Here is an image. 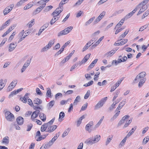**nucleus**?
I'll return each instance as SVG.
<instances>
[{"mask_svg": "<svg viewBox=\"0 0 149 149\" xmlns=\"http://www.w3.org/2000/svg\"><path fill=\"white\" fill-rule=\"evenodd\" d=\"M90 94V91L88 90L86 94H85V96H84V98L85 99H86L88 98L89 97Z\"/></svg>", "mask_w": 149, "mask_h": 149, "instance_id": "obj_45", "label": "nucleus"}, {"mask_svg": "<svg viewBox=\"0 0 149 149\" xmlns=\"http://www.w3.org/2000/svg\"><path fill=\"white\" fill-rule=\"evenodd\" d=\"M95 16H93L89 20L85 22V25L86 26H88L95 19Z\"/></svg>", "mask_w": 149, "mask_h": 149, "instance_id": "obj_24", "label": "nucleus"}, {"mask_svg": "<svg viewBox=\"0 0 149 149\" xmlns=\"http://www.w3.org/2000/svg\"><path fill=\"white\" fill-rule=\"evenodd\" d=\"M28 0H21L17 3L16 6L18 7L20 6Z\"/></svg>", "mask_w": 149, "mask_h": 149, "instance_id": "obj_29", "label": "nucleus"}, {"mask_svg": "<svg viewBox=\"0 0 149 149\" xmlns=\"http://www.w3.org/2000/svg\"><path fill=\"white\" fill-rule=\"evenodd\" d=\"M28 67L26 66H25L24 65H23V66L22 68V69H21V72L22 73H23V72H24L25 70H26V69Z\"/></svg>", "mask_w": 149, "mask_h": 149, "instance_id": "obj_60", "label": "nucleus"}, {"mask_svg": "<svg viewBox=\"0 0 149 149\" xmlns=\"http://www.w3.org/2000/svg\"><path fill=\"white\" fill-rule=\"evenodd\" d=\"M5 116L6 120L9 121H12L15 119L13 114L9 111L5 112Z\"/></svg>", "mask_w": 149, "mask_h": 149, "instance_id": "obj_2", "label": "nucleus"}, {"mask_svg": "<svg viewBox=\"0 0 149 149\" xmlns=\"http://www.w3.org/2000/svg\"><path fill=\"white\" fill-rule=\"evenodd\" d=\"M84 13V12L82 11H80L79 12L77 13L76 15V17L78 18L81 16L82 14Z\"/></svg>", "mask_w": 149, "mask_h": 149, "instance_id": "obj_55", "label": "nucleus"}, {"mask_svg": "<svg viewBox=\"0 0 149 149\" xmlns=\"http://www.w3.org/2000/svg\"><path fill=\"white\" fill-rule=\"evenodd\" d=\"M5 86L2 79L0 80V91L2 90Z\"/></svg>", "mask_w": 149, "mask_h": 149, "instance_id": "obj_38", "label": "nucleus"}, {"mask_svg": "<svg viewBox=\"0 0 149 149\" xmlns=\"http://www.w3.org/2000/svg\"><path fill=\"white\" fill-rule=\"evenodd\" d=\"M81 98L79 96H77L76 97V99H75L73 104L74 105H76L77 104V103L79 102Z\"/></svg>", "mask_w": 149, "mask_h": 149, "instance_id": "obj_36", "label": "nucleus"}, {"mask_svg": "<svg viewBox=\"0 0 149 149\" xmlns=\"http://www.w3.org/2000/svg\"><path fill=\"white\" fill-rule=\"evenodd\" d=\"M33 103L37 104H40L42 103V101L39 98H36L34 100Z\"/></svg>", "mask_w": 149, "mask_h": 149, "instance_id": "obj_28", "label": "nucleus"}, {"mask_svg": "<svg viewBox=\"0 0 149 149\" xmlns=\"http://www.w3.org/2000/svg\"><path fill=\"white\" fill-rule=\"evenodd\" d=\"M149 1V0H144L141 3H140L138 5V7L139 6H146V5L148 3Z\"/></svg>", "mask_w": 149, "mask_h": 149, "instance_id": "obj_37", "label": "nucleus"}, {"mask_svg": "<svg viewBox=\"0 0 149 149\" xmlns=\"http://www.w3.org/2000/svg\"><path fill=\"white\" fill-rule=\"evenodd\" d=\"M130 30L129 29L126 30L125 31L122 33L119 37V38L120 40H122V39L124 38L126 35L128 33L129 31Z\"/></svg>", "mask_w": 149, "mask_h": 149, "instance_id": "obj_18", "label": "nucleus"}, {"mask_svg": "<svg viewBox=\"0 0 149 149\" xmlns=\"http://www.w3.org/2000/svg\"><path fill=\"white\" fill-rule=\"evenodd\" d=\"M116 104H115V103L114 104V103L113 102L112 104L111 105V107H110L109 108V109L110 111L112 110L114 108H115V106L116 105Z\"/></svg>", "mask_w": 149, "mask_h": 149, "instance_id": "obj_61", "label": "nucleus"}, {"mask_svg": "<svg viewBox=\"0 0 149 149\" xmlns=\"http://www.w3.org/2000/svg\"><path fill=\"white\" fill-rule=\"evenodd\" d=\"M55 104V101L54 100H53L47 104V107L48 109H51L53 106Z\"/></svg>", "mask_w": 149, "mask_h": 149, "instance_id": "obj_21", "label": "nucleus"}, {"mask_svg": "<svg viewBox=\"0 0 149 149\" xmlns=\"http://www.w3.org/2000/svg\"><path fill=\"white\" fill-rule=\"evenodd\" d=\"M91 45H90L89 46H88V44H86L84 47H83L82 49V52H84L87 50L88 48L89 47H90Z\"/></svg>", "mask_w": 149, "mask_h": 149, "instance_id": "obj_54", "label": "nucleus"}, {"mask_svg": "<svg viewBox=\"0 0 149 149\" xmlns=\"http://www.w3.org/2000/svg\"><path fill=\"white\" fill-rule=\"evenodd\" d=\"M33 127V125L31 123H30L27 125L26 131H30Z\"/></svg>", "mask_w": 149, "mask_h": 149, "instance_id": "obj_42", "label": "nucleus"}, {"mask_svg": "<svg viewBox=\"0 0 149 149\" xmlns=\"http://www.w3.org/2000/svg\"><path fill=\"white\" fill-rule=\"evenodd\" d=\"M86 115H84L82 116H81L80 118L79 119V120L77 121V127H79L81 124V121L82 120L85 118V116Z\"/></svg>", "mask_w": 149, "mask_h": 149, "instance_id": "obj_23", "label": "nucleus"}, {"mask_svg": "<svg viewBox=\"0 0 149 149\" xmlns=\"http://www.w3.org/2000/svg\"><path fill=\"white\" fill-rule=\"evenodd\" d=\"M58 17H54L52 18L50 22V24L51 25L53 24L58 19Z\"/></svg>", "mask_w": 149, "mask_h": 149, "instance_id": "obj_35", "label": "nucleus"}, {"mask_svg": "<svg viewBox=\"0 0 149 149\" xmlns=\"http://www.w3.org/2000/svg\"><path fill=\"white\" fill-rule=\"evenodd\" d=\"M14 4L10 5L9 6L7 7L4 10L3 13L4 15H6L9 13L12 9L14 7Z\"/></svg>", "mask_w": 149, "mask_h": 149, "instance_id": "obj_6", "label": "nucleus"}, {"mask_svg": "<svg viewBox=\"0 0 149 149\" xmlns=\"http://www.w3.org/2000/svg\"><path fill=\"white\" fill-rule=\"evenodd\" d=\"M17 45L16 43H12L10 44L9 47V51L12 52L13 51L17 46Z\"/></svg>", "mask_w": 149, "mask_h": 149, "instance_id": "obj_13", "label": "nucleus"}, {"mask_svg": "<svg viewBox=\"0 0 149 149\" xmlns=\"http://www.w3.org/2000/svg\"><path fill=\"white\" fill-rule=\"evenodd\" d=\"M136 8H137V9L140 8V10H141L142 12H143L148 8V6L147 5L145 6H139L138 7L137 5Z\"/></svg>", "mask_w": 149, "mask_h": 149, "instance_id": "obj_26", "label": "nucleus"}, {"mask_svg": "<svg viewBox=\"0 0 149 149\" xmlns=\"http://www.w3.org/2000/svg\"><path fill=\"white\" fill-rule=\"evenodd\" d=\"M120 111H118L114 115L112 118L111 119V120L113 121L115 119L117 116H118L120 114Z\"/></svg>", "mask_w": 149, "mask_h": 149, "instance_id": "obj_32", "label": "nucleus"}, {"mask_svg": "<svg viewBox=\"0 0 149 149\" xmlns=\"http://www.w3.org/2000/svg\"><path fill=\"white\" fill-rule=\"evenodd\" d=\"M137 10V8H135L132 12L128 13L125 17V18L127 19L130 18L136 12Z\"/></svg>", "mask_w": 149, "mask_h": 149, "instance_id": "obj_11", "label": "nucleus"}, {"mask_svg": "<svg viewBox=\"0 0 149 149\" xmlns=\"http://www.w3.org/2000/svg\"><path fill=\"white\" fill-rule=\"evenodd\" d=\"M51 94L52 93L50 89V88H47L46 94L47 96L49 97H52V95H51Z\"/></svg>", "mask_w": 149, "mask_h": 149, "instance_id": "obj_34", "label": "nucleus"}, {"mask_svg": "<svg viewBox=\"0 0 149 149\" xmlns=\"http://www.w3.org/2000/svg\"><path fill=\"white\" fill-rule=\"evenodd\" d=\"M105 12L104 11H103L97 17L95 20L93 22L94 24H96L100 22L105 15Z\"/></svg>", "mask_w": 149, "mask_h": 149, "instance_id": "obj_5", "label": "nucleus"}, {"mask_svg": "<svg viewBox=\"0 0 149 149\" xmlns=\"http://www.w3.org/2000/svg\"><path fill=\"white\" fill-rule=\"evenodd\" d=\"M17 121L18 124L20 125H22L24 122V119L21 116H19L17 118Z\"/></svg>", "mask_w": 149, "mask_h": 149, "instance_id": "obj_15", "label": "nucleus"}, {"mask_svg": "<svg viewBox=\"0 0 149 149\" xmlns=\"http://www.w3.org/2000/svg\"><path fill=\"white\" fill-rule=\"evenodd\" d=\"M107 97H105L102 99L95 106V109L96 110L102 107L107 100Z\"/></svg>", "mask_w": 149, "mask_h": 149, "instance_id": "obj_3", "label": "nucleus"}, {"mask_svg": "<svg viewBox=\"0 0 149 149\" xmlns=\"http://www.w3.org/2000/svg\"><path fill=\"white\" fill-rule=\"evenodd\" d=\"M100 136L99 135H96L94 136L93 139L95 143L98 142L100 140Z\"/></svg>", "mask_w": 149, "mask_h": 149, "instance_id": "obj_20", "label": "nucleus"}, {"mask_svg": "<svg viewBox=\"0 0 149 149\" xmlns=\"http://www.w3.org/2000/svg\"><path fill=\"white\" fill-rule=\"evenodd\" d=\"M128 138V137L126 136L123 139L122 141L119 144V146H122L123 145H124L125 143V142L127 138Z\"/></svg>", "mask_w": 149, "mask_h": 149, "instance_id": "obj_40", "label": "nucleus"}, {"mask_svg": "<svg viewBox=\"0 0 149 149\" xmlns=\"http://www.w3.org/2000/svg\"><path fill=\"white\" fill-rule=\"evenodd\" d=\"M126 99H124L119 104V105L123 107L125 105L126 103Z\"/></svg>", "mask_w": 149, "mask_h": 149, "instance_id": "obj_47", "label": "nucleus"}, {"mask_svg": "<svg viewBox=\"0 0 149 149\" xmlns=\"http://www.w3.org/2000/svg\"><path fill=\"white\" fill-rule=\"evenodd\" d=\"M42 7H39L36 9L32 13V15L34 16L40 13L43 9Z\"/></svg>", "mask_w": 149, "mask_h": 149, "instance_id": "obj_17", "label": "nucleus"}, {"mask_svg": "<svg viewBox=\"0 0 149 149\" xmlns=\"http://www.w3.org/2000/svg\"><path fill=\"white\" fill-rule=\"evenodd\" d=\"M82 2H81L80 0H78L77 2L74 5V6H76L80 5Z\"/></svg>", "mask_w": 149, "mask_h": 149, "instance_id": "obj_58", "label": "nucleus"}, {"mask_svg": "<svg viewBox=\"0 0 149 149\" xmlns=\"http://www.w3.org/2000/svg\"><path fill=\"white\" fill-rule=\"evenodd\" d=\"M17 83V80L14 81H13L10 83V86L12 88H14L16 85Z\"/></svg>", "mask_w": 149, "mask_h": 149, "instance_id": "obj_39", "label": "nucleus"}, {"mask_svg": "<svg viewBox=\"0 0 149 149\" xmlns=\"http://www.w3.org/2000/svg\"><path fill=\"white\" fill-rule=\"evenodd\" d=\"M60 14H58V13L57 11H56V10L52 13V15H53L54 17H58L57 16L59 15Z\"/></svg>", "mask_w": 149, "mask_h": 149, "instance_id": "obj_52", "label": "nucleus"}, {"mask_svg": "<svg viewBox=\"0 0 149 149\" xmlns=\"http://www.w3.org/2000/svg\"><path fill=\"white\" fill-rule=\"evenodd\" d=\"M100 33V31H97L94 32L92 34V36L93 37L95 36H96L98 35Z\"/></svg>", "mask_w": 149, "mask_h": 149, "instance_id": "obj_62", "label": "nucleus"}, {"mask_svg": "<svg viewBox=\"0 0 149 149\" xmlns=\"http://www.w3.org/2000/svg\"><path fill=\"white\" fill-rule=\"evenodd\" d=\"M149 138L148 136L145 137L143 140V144H146L148 141Z\"/></svg>", "mask_w": 149, "mask_h": 149, "instance_id": "obj_48", "label": "nucleus"}, {"mask_svg": "<svg viewBox=\"0 0 149 149\" xmlns=\"http://www.w3.org/2000/svg\"><path fill=\"white\" fill-rule=\"evenodd\" d=\"M88 103H86V104H84L82 107L81 109V110L84 111L86 109L87 107Z\"/></svg>", "mask_w": 149, "mask_h": 149, "instance_id": "obj_50", "label": "nucleus"}, {"mask_svg": "<svg viewBox=\"0 0 149 149\" xmlns=\"http://www.w3.org/2000/svg\"><path fill=\"white\" fill-rule=\"evenodd\" d=\"M136 128V126L134 127V128H132L131 130L128 133L126 136L128 137V138L131 135H132L133 134V133L134 132V131H135Z\"/></svg>", "mask_w": 149, "mask_h": 149, "instance_id": "obj_25", "label": "nucleus"}, {"mask_svg": "<svg viewBox=\"0 0 149 149\" xmlns=\"http://www.w3.org/2000/svg\"><path fill=\"white\" fill-rule=\"evenodd\" d=\"M139 81H140L139 83L138 86L139 87H141L145 82V78L140 79Z\"/></svg>", "mask_w": 149, "mask_h": 149, "instance_id": "obj_31", "label": "nucleus"}, {"mask_svg": "<svg viewBox=\"0 0 149 149\" xmlns=\"http://www.w3.org/2000/svg\"><path fill=\"white\" fill-rule=\"evenodd\" d=\"M9 137L8 136H6L4 137L2 141V143L5 144L6 145L8 144L9 143Z\"/></svg>", "mask_w": 149, "mask_h": 149, "instance_id": "obj_19", "label": "nucleus"}, {"mask_svg": "<svg viewBox=\"0 0 149 149\" xmlns=\"http://www.w3.org/2000/svg\"><path fill=\"white\" fill-rule=\"evenodd\" d=\"M60 47V45L59 43H58L53 47V49L54 50H56L57 49H59Z\"/></svg>", "mask_w": 149, "mask_h": 149, "instance_id": "obj_59", "label": "nucleus"}, {"mask_svg": "<svg viewBox=\"0 0 149 149\" xmlns=\"http://www.w3.org/2000/svg\"><path fill=\"white\" fill-rule=\"evenodd\" d=\"M59 134L57 135V134H56L55 136L52 138V139L49 141L48 143L45 144L44 146V148H49L54 143L55 141L57 139L60 135V132H58Z\"/></svg>", "mask_w": 149, "mask_h": 149, "instance_id": "obj_1", "label": "nucleus"}, {"mask_svg": "<svg viewBox=\"0 0 149 149\" xmlns=\"http://www.w3.org/2000/svg\"><path fill=\"white\" fill-rule=\"evenodd\" d=\"M46 3L43 0H40V5H42L40 7H42V8H43L46 5Z\"/></svg>", "mask_w": 149, "mask_h": 149, "instance_id": "obj_43", "label": "nucleus"}, {"mask_svg": "<svg viewBox=\"0 0 149 149\" xmlns=\"http://www.w3.org/2000/svg\"><path fill=\"white\" fill-rule=\"evenodd\" d=\"M70 42L68 41L66 43H65L61 48V51L63 50V51L64 49L65 48V47H66L68 45Z\"/></svg>", "mask_w": 149, "mask_h": 149, "instance_id": "obj_46", "label": "nucleus"}, {"mask_svg": "<svg viewBox=\"0 0 149 149\" xmlns=\"http://www.w3.org/2000/svg\"><path fill=\"white\" fill-rule=\"evenodd\" d=\"M123 24L120 22L116 26L114 29H115L116 28H119L120 26H121Z\"/></svg>", "mask_w": 149, "mask_h": 149, "instance_id": "obj_57", "label": "nucleus"}, {"mask_svg": "<svg viewBox=\"0 0 149 149\" xmlns=\"http://www.w3.org/2000/svg\"><path fill=\"white\" fill-rule=\"evenodd\" d=\"M93 83V81H89L87 83L84 84V86L86 87L88 86L92 85Z\"/></svg>", "mask_w": 149, "mask_h": 149, "instance_id": "obj_44", "label": "nucleus"}, {"mask_svg": "<svg viewBox=\"0 0 149 149\" xmlns=\"http://www.w3.org/2000/svg\"><path fill=\"white\" fill-rule=\"evenodd\" d=\"M33 6V4L32 3H31V2L27 4L26 5L24 8V10H26L29 9L31 8Z\"/></svg>", "mask_w": 149, "mask_h": 149, "instance_id": "obj_30", "label": "nucleus"}, {"mask_svg": "<svg viewBox=\"0 0 149 149\" xmlns=\"http://www.w3.org/2000/svg\"><path fill=\"white\" fill-rule=\"evenodd\" d=\"M97 61L98 59L97 58L95 59L88 66L87 69L88 70H89L93 68L95 64L97 62Z\"/></svg>", "mask_w": 149, "mask_h": 149, "instance_id": "obj_16", "label": "nucleus"}, {"mask_svg": "<svg viewBox=\"0 0 149 149\" xmlns=\"http://www.w3.org/2000/svg\"><path fill=\"white\" fill-rule=\"evenodd\" d=\"M35 24V19H33L31 21L29 22L27 24L29 26V28H31Z\"/></svg>", "mask_w": 149, "mask_h": 149, "instance_id": "obj_33", "label": "nucleus"}, {"mask_svg": "<svg viewBox=\"0 0 149 149\" xmlns=\"http://www.w3.org/2000/svg\"><path fill=\"white\" fill-rule=\"evenodd\" d=\"M85 143L87 145H92L95 143V142L93 139V137H91L87 139L85 141Z\"/></svg>", "mask_w": 149, "mask_h": 149, "instance_id": "obj_12", "label": "nucleus"}, {"mask_svg": "<svg viewBox=\"0 0 149 149\" xmlns=\"http://www.w3.org/2000/svg\"><path fill=\"white\" fill-rule=\"evenodd\" d=\"M83 147V143H81L79 144L77 149H82Z\"/></svg>", "mask_w": 149, "mask_h": 149, "instance_id": "obj_64", "label": "nucleus"}, {"mask_svg": "<svg viewBox=\"0 0 149 149\" xmlns=\"http://www.w3.org/2000/svg\"><path fill=\"white\" fill-rule=\"evenodd\" d=\"M94 125V122L93 121L90 122L86 126L85 129L89 133L91 132L92 130L90 129L91 127Z\"/></svg>", "mask_w": 149, "mask_h": 149, "instance_id": "obj_8", "label": "nucleus"}, {"mask_svg": "<svg viewBox=\"0 0 149 149\" xmlns=\"http://www.w3.org/2000/svg\"><path fill=\"white\" fill-rule=\"evenodd\" d=\"M31 59H30L29 60H27L25 63L24 65L25 66H28L30 65L31 62Z\"/></svg>", "mask_w": 149, "mask_h": 149, "instance_id": "obj_49", "label": "nucleus"}, {"mask_svg": "<svg viewBox=\"0 0 149 149\" xmlns=\"http://www.w3.org/2000/svg\"><path fill=\"white\" fill-rule=\"evenodd\" d=\"M63 7H59L57 8L56 10V11H57L58 14H60V13L63 10Z\"/></svg>", "mask_w": 149, "mask_h": 149, "instance_id": "obj_41", "label": "nucleus"}, {"mask_svg": "<svg viewBox=\"0 0 149 149\" xmlns=\"http://www.w3.org/2000/svg\"><path fill=\"white\" fill-rule=\"evenodd\" d=\"M57 127L56 125H54L53 126H50L48 128V130H47L46 132H51L54 131Z\"/></svg>", "mask_w": 149, "mask_h": 149, "instance_id": "obj_14", "label": "nucleus"}, {"mask_svg": "<svg viewBox=\"0 0 149 149\" xmlns=\"http://www.w3.org/2000/svg\"><path fill=\"white\" fill-rule=\"evenodd\" d=\"M36 93L39 95H42V93L40 90V89L38 88H37L36 89Z\"/></svg>", "mask_w": 149, "mask_h": 149, "instance_id": "obj_53", "label": "nucleus"}, {"mask_svg": "<svg viewBox=\"0 0 149 149\" xmlns=\"http://www.w3.org/2000/svg\"><path fill=\"white\" fill-rule=\"evenodd\" d=\"M130 117L128 115H126L123 116L122 118V120L123 121L125 122V121L128 119Z\"/></svg>", "mask_w": 149, "mask_h": 149, "instance_id": "obj_51", "label": "nucleus"}, {"mask_svg": "<svg viewBox=\"0 0 149 149\" xmlns=\"http://www.w3.org/2000/svg\"><path fill=\"white\" fill-rule=\"evenodd\" d=\"M39 117L41 119L43 122L45 121L46 119V116L43 113H40Z\"/></svg>", "mask_w": 149, "mask_h": 149, "instance_id": "obj_27", "label": "nucleus"}, {"mask_svg": "<svg viewBox=\"0 0 149 149\" xmlns=\"http://www.w3.org/2000/svg\"><path fill=\"white\" fill-rule=\"evenodd\" d=\"M29 95V93H26L23 97H21L20 100H21L23 102L26 103L27 102V100L29 98L28 95Z\"/></svg>", "mask_w": 149, "mask_h": 149, "instance_id": "obj_10", "label": "nucleus"}, {"mask_svg": "<svg viewBox=\"0 0 149 149\" xmlns=\"http://www.w3.org/2000/svg\"><path fill=\"white\" fill-rule=\"evenodd\" d=\"M48 127V123H45L42 125L41 127V131L43 132L46 131Z\"/></svg>", "mask_w": 149, "mask_h": 149, "instance_id": "obj_22", "label": "nucleus"}, {"mask_svg": "<svg viewBox=\"0 0 149 149\" xmlns=\"http://www.w3.org/2000/svg\"><path fill=\"white\" fill-rule=\"evenodd\" d=\"M40 111L39 110H37L34 111L31 117V118L33 121H34L35 118H37L40 113Z\"/></svg>", "mask_w": 149, "mask_h": 149, "instance_id": "obj_9", "label": "nucleus"}, {"mask_svg": "<svg viewBox=\"0 0 149 149\" xmlns=\"http://www.w3.org/2000/svg\"><path fill=\"white\" fill-rule=\"evenodd\" d=\"M72 29L73 27L72 26H69L66 28L64 30L61 31L58 33V36H60L63 35L67 34L69 33Z\"/></svg>", "mask_w": 149, "mask_h": 149, "instance_id": "obj_4", "label": "nucleus"}, {"mask_svg": "<svg viewBox=\"0 0 149 149\" xmlns=\"http://www.w3.org/2000/svg\"><path fill=\"white\" fill-rule=\"evenodd\" d=\"M65 116V113L63 112H61L59 115V119L61 118H63Z\"/></svg>", "mask_w": 149, "mask_h": 149, "instance_id": "obj_63", "label": "nucleus"}, {"mask_svg": "<svg viewBox=\"0 0 149 149\" xmlns=\"http://www.w3.org/2000/svg\"><path fill=\"white\" fill-rule=\"evenodd\" d=\"M146 75V73L144 72H143L140 73L138 75H137L134 79V81H137V82L139 81L140 79L144 78V77Z\"/></svg>", "mask_w": 149, "mask_h": 149, "instance_id": "obj_7", "label": "nucleus"}, {"mask_svg": "<svg viewBox=\"0 0 149 149\" xmlns=\"http://www.w3.org/2000/svg\"><path fill=\"white\" fill-rule=\"evenodd\" d=\"M28 104L31 107H32L33 106V103L32 102V100L30 99H29L28 100Z\"/></svg>", "mask_w": 149, "mask_h": 149, "instance_id": "obj_56", "label": "nucleus"}]
</instances>
